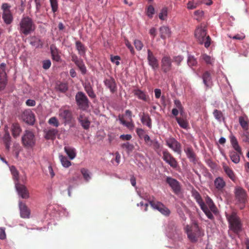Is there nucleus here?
<instances>
[{
    "instance_id": "7",
    "label": "nucleus",
    "mask_w": 249,
    "mask_h": 249,
    "mask_svg": "<svg viewBox=\"0 0 249 249\" xmlns=\"http://www.w3.org/2000/svg\"><path fill=\"white\" fill-rule=\"evenodd\" d=\"M75 98L76 104L79 109L86 110L89 107V101L84 92L78 91L76 94Z\"/></svg>"
},
{
    "instance_id": "34",
    "label": "nucleus",
    "mask_w": 249,
    "mask_h": 249,
    "mask_svg": "<svg viewBox=\"0 0 249 249\" xmlns=\"http://www.w3.org/2000/svg\"><path fill=\"white\" fill-rule=\"evenodd\" d=\"M205 201L211 211L213 213H216L217 211V208L212 199L210 197L207 196L205 199Z\"/></svg>"
},
{
    "instance_id": "2",
    "label": "nucleus",
    "mask_w": 249,
    "mask_h": 249,
    "mask_svg": "<svg viewBox=\"0 0 249 249\" xmlns=\"http://www.w3.org/2000/svg\"><path fill=\"white\" fill-rule=\"evenodd\" d=\"M226 218L229 223V228L234 233L238 234L242 230V223L240 217L235 212L231 214L225 213Z\"/></svg>"
},
{
    "instance_id": "5",
    "label": "nucleus",
    "mask_w": 249,
    "mask_h": 249,
    "mask_svg": "<svg viewBox=\"0 0 249 249\" xmlns=\"http://www.w3.org/2000/svg\"><path fill=\"white\" fill-rule=\"evenodd\" d=\"M234 193L236 204L240 206V209H243L247 201V192L241 187L236 186L234 188Z\"/></svg>"
},
{
    "instance_id": "44",
    "label": "nucleus",
    "mask_w": 249,
    "mask_h": 249,
    "mask_svg": "<svg viewBox=\"0 0 249 249\" xmlns=\"http://www.w3.org/2000/svg\"><path fill=\"white\" fill-rule=\"evenodd\" d=\"M11 172L13 176L14 179L18 180L19 173L14 166L10 167Z\"/></svg>"
},
{
    "instance_id": "49",
    "label": "nucleus",
    "mask_w": 249,
    "mask_h": 249,
    "mask_svg": "<svg viewBox=\"0 0 249 249\" xmlns=\"http://www.w3.org/2000/svg\"><path fill=\"white\" fill-rule=\"evenodd\" d=\"M79 123L85 129H88L89 128L90 122L88 120V118L85 120L84 119L82 120V121Z\"/></svg>"
},
{
    "instance_id": "25",
    "label": "nucleus",
    "mask_w": 249,
    "mask_h": 249,
    "mask_svg": "<svg viewBox=\"0 0 249 249\" xmlns=\"http://www.w3.org/2000/svg\"><path fill=\"white\" fill-rule=\"evenodd\" d=\"M19 209L20 211V216L24 218H29L30 214V212L25 204L21 202L19 204Z\"/></svg>"
},
{
    "instance_id": "17",
    "label": "nucleus",
    "mask_w": 249,
    "mask_h": 249,
    "mask_svg": "<svg viewBox=\"0 0 249 249\" xmlns=\"http://www.w3.org/2000/svg\"><path fill=\"white\" fill-rule=\"evenodd\" d=\"M184 151L191 162H193L194 164H196L198 162L196 155L191 146L185 147Z\"/></svg>"
},
{
    "instance_id": "46",
    "label": "nucleus",
    "mask_w": 249,
    "mask_h": 249,
    "mask_svg": "<svg viewBox=\"0 0 249 249\" xmlns=\"http://www.w3.org/2000/svg\"><path fill=\"white\" fill-rule=\"evenodd\" d=\"M122 147L123 148H125L127 153H130L132 152L134 148V145L132 144L129 143V142L123 143L122 145Z\"/></svg>"
},
{
    "instance_id": "16",
    "label": "nucleus",
    "mask_w": 249,
    "mask_h": 249,
    "mask_svg": "<svg viewBox=\"0 0 249 249\" xmlns=\"http://www.w3.org/2000/svg\"><path fill=\"white\" fill-rule=\"evenodd\" d=\"M59 116L64 121L65 123H70L72 118V112L70 110L61 108L59 110Z\"/></svg>"
},
{
    "instance_id": "54",
    "label": "nucleus",
    "mask_w": 249,
    "mask_h": 249,
    "mask_svg": "<svg viewBox=\"0 0 249 249\" xmlns=\"http://www.w3.org/2000/svg\"><path fill=\"white\" fill-rule=\"evenodd\" d=\"M242 141L249 144V132L247 131L244 132L241 136Z\"/></svg>"
},
{
    "instance_id": "15",
    "label": "nucleus",
    "mask_w": 249,
    "mask_h": 249,
    "mask_svg": "<svg viewBox=\"0 0 249 249\" xmlns=\"http://www.w3.org/2000/svg\"><path fill=\"white\" fill-rule=\"evenodd\" d=\"M147 60L148 64L153 70H156L159 67V61L155 56L153 52L149 49L147 50Z\"/></svg>"
},
{
    "instance_id": "31",
    "label": "nucleus",
    "mask_w": 249,
    "mask_h": 249,
    "mask_svg": "<svg viewBox=\"0 0 249 249\" xmlns=\"http://www.w3.org/2000/svg\"><path fill=\"white\" fill-rule=\"evenodd\" d=\"M193 197L196 199L197 203L199 204L200 207L203 206L205 203L203 202V199L199 194V193L196 190H193L192 191Z\"/></svg>"
},
{
    "instance_id": "36",
    "label": "nucleus",
    "mask_w": 249,
    "mask_h": 249,
    "mask_svg": "<svg viewBox=\"0 0 249 249\" xmlns=\"http://www.w3.org/2000/svg\"><path fill=\"white\" fill-rule=\"evenodd\" d=\"M59 159L64 167L68 168L71 165V162L68 160L66 157L60 155L59 156Z\"/></svg>"
},
{
    "instance_id": "62",
    "label": "nucleus",
    "mask_w": 249,
    "mask_h": 249,
    "mask_svg": "<svg viewBox=\"0 0 249 249\" xmlns=\"http://www.w3.org/2000/svg\"><path fill=\"white\" fill-rule=\"evenodd\" d=\"M194 15L196 17V19L199 20L203 17L204 12L201 10H197L194 12Z\"/></svg>"
},
{
    "instance_id": "37",
    "label": "nucleus",
    "mask_w": 249,
    "mask_h": 249,
    "mask_svg": "<svg viewBox=\"0 0 249 249\" xmlns=\"http://www.w3.org/2000/svg\"><path fill=\"white\" fill-rule=\"evenodd\" d=\"M119 119L120 123L122 124L125 125V126H126L128 129H129L131 130H133V129L134 128V124L132 122V121L126 122L124 120L123 117H121L120 116H119Z\"/></svg>"
},
{
    "instance_id": "47",
    "label": "nucleus",
    "mask_w": 249,
    "mask_h": 249,
    "mask_svg": "<svg viewBox=\"0 0 249 249\" xmlns=\"http://www.w3.org/2000/svg\"><path fill=\"white\" fill-rule=\"evenodd\" d=\"M167 8H163L159 14V17L161 20H164L167 16Z\"/></svg>"
},
{
    "instance_id": "27",
    "label": "nucleus",
    "mask_w": 249,
    "mask_h": 249,
    "mask_svg": "<svg viewBox=\"0 0 249 249\" xmlns=\"http://www.w3.org/2000/svg\"><path fill=\"white\" fill-rule=\"evenodd\" d=\"M239 123L242 128L246 131L249 128V120L247 116H240L239 117Z\"/></svg>"
},
{
    "instance_id": "53",
    "label": "nucleus",
    "mask_w": 249,
    "mask_h": 249,
    "mask_svg": "<svg viewBox=\"0 0 249 249\" xmlns=\"http://www.w3.org/2000/svg\"><path fill=\"white\" fill-rule=\"evenodd\" d=\"M121 60V57L119 56L115 55L110 56V60L112 63H115L117 66H119L120 65V62L119 60Z\"/></svg>"
},
{
    "instance_id": "12",
    "label": "nucleus",
    "mask_w": 249,
    "mask_h": 249,
    "mask_svg": "<svg viewBox=\"0 0 249 249\" xmlns=\"http://www.w3.org/2000/svg\"><path fill=\"white\" fill-rule=\"evenodd\" d=\"M21 118L26 124L33 125L35 121L34 113L30 109L24 110L21 115Z\"/></svg>"
},
{
    "instance_id": "60",
    "label": "nucleus",
    "mask_w": 249,
    "mask_h": 249,
    "mask_svg": "<svg viewBox=\"0 0 249 249\" xmlns=\"http://www.w3.org/2000/svg\"><path fill=\"white\" fill-rule=\"evenodd\" d=\"M11 136L8 132H6L3 137V141L4 143L11 142Z\"/></svg>"
},
{
    "instance_id": "4",
    "label": "nucleus",
    "mask_w": 249,
    "mask_h": 249,
    "mask_svg": "<svg viewBox=\"0 0 249 249\" xmlns=\"http://www.w3.org/2000/svg\"><path fill=\"white\" fill-rule=\"evenodd\" d=\"M36 28L32 19L26 16L21 18L19 22V32L25 36H27L34 31Z\"/></svg>"
},
{
    "instance_id": "8",
    "label": "nucleus",
    "mask_w": 249,
    "mask_h": 249,
    "mask_svg": "<svg viewBox=\"0 0 249 249\" xmlns=\"http://www.w3.org/2000/svg\"><path fill=\"white\" fill-rule=\"evenodd\" d=\"M22 142L23 145L26 147H33L36 142L35 136L34 133L29 130H25L22 137Z\"/></svg>"
},
{
    "instance_id": "38",
    "label": "nucleus",
    "mask_w": 249,
    "mask_h": 249,
    "mask_svg": "<svg viewBox=\"0 0 249 249\" xmlns=\"http://www.w3.org/2000/svg\"><path fill=\"white\" fill-rule=\"evenodd\" d=\"M11 6L7 3H3L1 7V9L2 11V15H6L12 14L10 10Z\"/></svg>"
},
{
    "instance_id": "24",
    "label": "nucleus",
    "mask_w": 249,
    "mask_h": 249,
    "mask_svg": "<svg viewBox=\"0 0 249 249\" xmlns=\"http://www.w3.org/2000/svg\"><path fill=\"white\" fill-rule=\"evenodd\" d=\"M160 37L165 39L171 36V32L168 27L163 26L160 28Z\"/></svg>"
},
{
    "instance_id": "59",
    "label": "nucleus",
    "mask_w": 249,
    "mask_h": 249,
    "mask_svg": "<svg viewBox=\"0 0 249 249\" xmlns=\"http://www.w3.org/2000/svg\"><path fill=\"white\" fill-rule=\"evenodd\" d=\"M155 12V9L153 6L149 5L148 7L147 11V16L151 18L153 17V15L154 14Z\"/></svg>"
},
{
    "instance_id": "23",
    "label": "nucleus",
    "mask_w": 249,
    "mask_h": 249,
    "mask_svg": "<svg viewBox=\"0 0 249 249\" xmlns=\"http://www.w3.org/2000/svg\"><path fill=\"white\" fill-rule=\"evenodd\" d=\"M215 188L219 191H222L226 186V182L222 177L216 178L214 181Z\"/></svg>"
},
{
    "instance_id": "56",
    "label": "nucleus",
    "mask_w": 249,
    "mask_h": 249,
    "mask_svg": "<svg viewBox=\"0 0 249 249\" xmlns=\"http://www.w3.org/2000/svg\"><path fill=\"white\" fill-rule=\"evenodd\" d=\"M183 59V58L181 55L175 56L173 57V61L178 66L180 65L181 62Z\"/></svg>"
},
{
    "instance_id": "29",
    "label": "nucleus",
    "mask_w": 249,
    "mask_h": 249,
    "mask_svg": "<svg viewBox=\"0 0 249 249\" xmlns=\"http://www.w3.org/2000/svg\"><path fill=\"white\" fill-rule=\"evenodd\" d=\"M176 120L178 122L180 127L183 129H187L189 126V123L185 117H176Z\"/></svg>"
},
{
    "instance_id": "19",
    "label": "nucleus",
    "mask_w": 249,
    "mask_h": 249,
    "mask_svg": "<svg viewBox=\"0 0 249 249\" xmlns=\"http://www.w3.org/2000/svg\"><path fill=\"white\" fill-rule=\"evenodd\" d=\"M16 188L18 194L22 198L27 199L29 197V192L25 185L18 183L16 185Z\"/></svg>"
},
{
    "instance_id": "30",
    "label": "nucleus",
    "mask_w": 249,
    "mask_h": 249,
    "mask_svg": "<svg viewBox=\"0 0 249 249\" xmlns=\"http://www.w3.org/2000/svg\"><path fill=\"white\" fill-rule=\"evenodd\" d=\"M12 135L14 138L18 137L21 132L20 125L18 123L13 124L11 127Z\"/></svg>"
},
{
    "instance_id": "14",
    "label": "nucleus",
    "mask_w": 249,
    "mask_h": 249,
    "mask_svg": "<svg viewBox=\"0 0 249 249\" xmlns=\"http://www.w3.org/2000/svg\"><path fill=\"white\" fill-rule=\"evenodd\" d=\"M172 60L170 56L168 55L164 56L161 61V68L162 71L167 73L172 69Z\"/></svg>"
},
{
    "instance_id": "58",
    "label": "nucleus",
    "mask_w": 249,
    "mask_h": 249,
    "mask_svg": "<svg viewBox=\"0 0 249 249\" xmlns=\"http://www.w3.org/2000/svg\"><path fill=\"white\" fill-rule=\"evenodd\" d=\"M198 5L197 2H195L193 1H189L187 3V8L189 9H194Z\"/></svg>"
},
{
    "instance_id": "45",
    "label": "nucleus",
    "mask_w": 249,
    "mask_h": 249,
    "mask_svg": "<svg viewBox=\"0 0 249 249\" xmlns=\"http://www.w3.org/2000/svg\"><path fill=\"white\" fill-rule=\"evenodd\" d=\"M49 124L53 125L56 127H58L59 125V123L57 119L55 117H52L48 120Z\"/></svg>"
},
{
    "instance_id": "39",
    "label": "nucleus",
    "mask_w": 249,
    "mask_h": 249,
    "mask_svg": "<svg viewBox=\"0 0 249 249\" xmlns=\"http://www.w3.org/2000/svg\"><path fill=\"white\" fill-rule=\"evenodd\" d=\"M68 89V85L66 83H60L59 84H57L56 86V90L61 92H65L66 91H67Z\"/></svg>"
},
{
    "instance_id": "61",
    "label": "nucleus",
    "mask_w": 249,
    "mask_h": 249,
    "mask_svg": "<svg viewBox=\"0 0 249 249\" xmlns=\"http://www.w3.org/2000/svg\"><path fill=\"white\" fill-rule=\"evenodd\" d=\"M83 87L86 92L93 89L92 87L89 82H85L83 84Z\"/></svg>"
},
{
    "instance_id": "41",
    "label": "nucleus",
    "mask_w": 249,
    "mask_h": 249,
    "mask_svg": "<svg viewBox=\"0 0 249 249\" xmlns=\"http://www.w3.org/2000/svg\"><path fill=\"white\" fill-rule=\"evenodd\" d=\"M81 173L86 181L88 182L90 179V172L88 169L83 168L81 169Z\"/></svg>"
},
{
    "instance_id": "52",
    "label": "nucleus",
    "mask_w": 249,
    "mask_h": 249,
    "mask_svg": "<svg viewBox=\"0 0 249 249\" xmlns=\"http://www.w3.org/2000/svg\"><path fill=\"white\" fill-rule=\"evenodd\" d=\"M52 11L53 13L57 11L58 9V4L57 0H50Z\"/></svg>"
},
{
    "instance_id": "3",
    "label": "nucleus",
    "mask_w": 249,
    "mask_h": 249,
    "mask_svg": "<svg viewBox=\"0 0 249 249\" xmlns=\"http://www.w3.org/2000/svg\"><path fill=\"white\" fill-rule=\"evenodd\" d=\"M230 141L231 145L234 149L229 152V156L231 161L235 163H238L240 160V156L242 155L241 147L239 145L236 137L234 136L230 137Z\"/></svg>"
},
{
    "instance_id": "48",
    "label": "nucleus",
    "mask_w": 249,
    "mask_h": 249,
    "mask_svg": "<svg viewBox=\"0 0 249 249\" xmlns=\"http://www.w3.org/2000/svg\"><path fill=\"white\" fill-rule=\"evenodd\" d=\"M76 65L79 68L83 74H85L87 72V69L83 60Z\"/></svg>"
},
{
    "instance_id": "9",
    "label": "nucleus",
    "mask_w": 249,
    "mask_h": 249,
    "mask_svg": "<svg viewBox=\"0 0 249 249\" xmlns=\"http://www.w3.org/2000/svg\"><path fill=\"white\" fill-rule=\"evenodd\" d=\"M149 204L153 209L159 211L161 214L168 216L170 213V211L162 203L155 200H150L149 201Z\"/></svg>"
},
{
    "instance_id": "21",
    "label": "nucleus",
    "mask_w": 249,
    "mask_h": 249,
    "mask_svg": "<svg viewBox=\"0 0 249 249\" xmlns=\"http://www.w3.org/2000/svg\"><path fill=\"white\" fill-rule=\"evenodd\" d=\"M222 167L226 175L233 182L236 180V177L232 169L226 164V163H222Z\"/></svg>"
},
{
    "instance_id": "26",
    "label": "nucleus",
    "mask_w": 249,
    "mask_h": 249,
    "mask_svg": "<svg viewBox=\"0 0 249 249\" xmlns=\"http://www.w3.org/2000/svg\"><path fill=\"white\" fill-rule=\"evenodd\" d=\"M45 138L46 140H54L55 139L58 131L54 128H49L48 130L45 131Z\"/></svg>"
},
{
    "instance_id": "33",
    "label": "nucleus",
    "mask_w": 249,
    "mask_h": 249,
    "mask_svg": "<svg viewBox=\"0 0 249 249\" xmlns=\"http://www.w3.org/2000/svg\"><path fill=\"white\" fill-rule=\"evenodd\" d=\"M202 79L203 83L208 87L212 79L210 73L208 71L204 72L202 75Z\"/></svg>"
},
{
    "instance_id": "22",
    "label": "nucleus",
    "mask_w": 249,
    "mask_h": 249,
    "mask_svg": "<svg viewBox=\"0 0 249 249\" xmlns=\"http://www.w3.org/2000/svg\"><path fill=\"white\" fill-rule=\"evenodd\" d=\"M133 93L139 99L146 102H149V96L146 94L143 91L139 89H135L133 91Z\"/></svg>"
},
{
    "instance_id": "40",
    "label": "nucleus",
    "mask_w": 249,
    "mask_h": 249,
    "mask_svg": "<svg viewBox=\"0 0 249 249\" xmlns=\"http://www.w3.org/2000/svg\"><path fill=\"white\" fill-rule=\"evenodd\" d=\"M200 208L209 219H213L214 217L213 214L210 212L206 204H204L203 206H201Z\"/></svg>"
},
{
    "instance_id": "63",
    "label": "nucleus",
    "mask_w": 249,
    "mask_h": 249,
    "mask_svg": "<svg viewBox=\"0 0 249 249\" xmlns=\"http://www.w3.org/2000/svg\"><path fill=\"white\" fill-rule=\"evenodd\" d=\"M136 131L137 134L138 135L140 139L143 138V136H144L145 134L144 131L143 129L138 128L136 129Z\"/></svg>"
},
{
    "instance_id": "18",
    "label": "nucleus",
    "mask_w": 249,
    "mask_h": 249,
    "mask_svg": "<svg viewBox=\"0 0 249 249\" xmlns=\"http://www.w3.org/2000/svg\"><path fill=\"white\" fill-rule=\"evenodd\" d=\"M5 67L6 64L4 63H2L0 65V90L3 89L6 85Z\"/></svg>"
},
{
    "instance_id": "50",
    "label": "nucleus",
    "mask_w": 249,
    "mask_h": 249,
    "mask_svg": "<svg viewBox=\"0 0 249 249\" xmlns=\"http://www.w3.org/2000/svg\"><path fill=\"white\" fill-rule=\"evenodd\" d=\"M202 58L208 64H212L214 62L213 59L212 58L211 56L207 55L206 54H203L202 55Z\"/></svg>"
},
{
    "instance_id": "28",
    "label": "nucleus",
    "mask_w": 249,
    "mask_h": 249,
    "mask_svg": "<svg viewBox=\"0 0 249 249\" xmlns=\"http://www.w3.org/2000/svg\"><path fill=\"white\" fill-rule=\"evenodd\" d=\"M64 151L70 160L74 159L76 155V150L74 148L70 146H65Z\"/></svg>"
},
{
    "instance_id": "55",
    "label": "nucleus",
    "mask_w": 249,
    "mask_h": 249,
    "mask_svg": "<svg viewBox=\"0 0 249 249\" xmlns=\"http://www.w3.org/2000/svg\"><path fill=\"white\" fill-rule=\"evenodd\" d=\"M187 62L190 66H195L197 63L196 59L192 56H189Z\"/></svg>"
},
{
    "instance_id": "20",
    "label": "nucleus",
    "mask_w": 249,
    "mask_h": 249,
    "mask_svg": "<svg viewBox=\"0 0 249 249\" xmlns=\"http://www.w3.org/2000/svg\"><path fill=\"white\" fill-rule=\"evenodd\" d=\"M105 85L109 89L110 92L112 93H115L117 91V86L115 79L110 77L106 79L104 81Z\"/></svg>"
},
{
    "instance_id": "13",
    "label": "nucleus",
    "mask_w": 249,
    "mask_h": 249,
    "mask_svg": "<svg viewBox=\"0 0 249 249\" xmlns=\"http://www.w3.org/2000/svg\"><path fill=\"white\" fill-rule=\"evenodd\" d=\"M163 154V160L170 166L175 168L178 166V162L175 158L167 150H164L162 152Z\"/></svg>"
},
{
    "instance_id": "43",
    "label": "nucleus",
    "mask_w": 249,
    "mask_h": 249,
    "mask_svg": "<svg viewBox=\"0 0 249 249\" xmlns=\"http://www.w3.org/2000/svg\"><path fill=\"white\" fill-rule=\"evenodd\" d=\"M2 18L4 20V23L6 24H11L13 20L12 14L6 15H2Z\"/></svg>"
},
{
    "instance_id": "11",
    "label": "nucleus",
    "mask_w": 249,
    "mask_h": 249,
    "mask_svg": "<svg viewBox=\"0 0 249 249\" xmlns=\"http://www.w3.org/2000/svg\"><path fill=\"white\" fill-rule=\"evenodd\" d=\"M166 145L174 152L180 154L181 153V144L174 138H169L165 140Z\"/></svg>"
},
{
    "instance_id": "57",
    "label": "nucleus",
    "mask_w": 249,
    "mask_h": 249,
    "mask_svg": "<svg viewBox=\"0 0 249 249\" xmlns=\"http://www.w3.org/2000/svg\"><path fill=\"white\" fill-rule=\"evenodd\" d=\"M149 146H152L155 151H157L160 147V144L157 140H153Z\"/></svg>"
},
{
    "instance_id": "10",
    "label": "nucleus",
    "mask_w": 249,
    "mask_h": 249,
    "mask_svg": "<svg viewBox=\"0 0 249 249\" xmlns=\"http://www.w3.org/2000/svg\"><path fill=\"white\" fill-rule=\"evenodd\" d=\"M166 182L172 188L173 192L176 195H179L181 193V185L180 183L176 179L167 177Z\"/></svg>"
},
{
    "instance_id": "6",
    "label": "nucleus",
    "mask_w": 249,
    "mask_h": 249,
    "mask_svg": "<svg viewBox=\"0 0 249 249\" xmlns=\"http://www.w3.org/2000/svg\"><path fill=\"white\" fill-rule=\"evenodd\" d=\"M206 30L202 27H198L195 30V36L197 41L200 44H204L206 48H208L211 44V38L206 36Z\"/></svg>"
},
{
    "instance_id": "51",
    "label": "nucleus",
    "mask_w": 249,
    "mask_h": 249,
    "mask_svg": "<svg viewBox=\"0 0 249 249\" xmlns=\"http://www.w3.org/2000/svg\"><path fill=\"white\" fill-rule=\"evenodd\" d=\"M134 44L135 45L136 49L139 51L141 50L143 47V45L142 42L138 39H135L134 40Z\"/></svg>"
},
{
    "instance_id": "32",
    "label": "nucleus",
    "mask_w": 249,
    "mask_h": 249,
    "mask_svg": "<svg viewBox=\"0 0 249 249\" xmlns=\"http://www.w3.org/2000/svg\"><path fill=\"white\" fill-rule=\"evenodd\" d=\"M141 122L142 124H146L149 128L152 127V121L148 114H143L141 117Z\"/></svg>"
},
{
    "instance_id": "42",
    "label": "nucleus",
    "mask_w": 249,
    "mask_h": 249,
    "mask_svg": "<svg viewBox=\"0 0 249 249\" xmlns=\"http://www.w3.org/2000/svg\"><path fill=\"white\" fill-rule=\"evenodd\" d=\"M213 115L214 118L219 122H221L222 119H224L223 114L220 110L214 109L213 112Z\"/></svg>"
},
{
    "instance_id": "64",
    "label": "nucleus",
    "mask_w": 249,
    "mask_h": 249,
    "mask_svg": "<svg viewBox=\"0 0 249 249\" xmlns=\"http://www.w3.org/2000/svg\"><path fill=\"white\" fill-rule=\"evenodd\" d=\"M51 65V62L50 60H46L43 61L42 67L45 70H48Z\"/></svg>"
},
{
    "instance_id": "35",
    "label": "nucleus",
    "mask_w": 249,
    "mask_h": 249,
    "mask_svg": "<svg viewBox=\"0 0 249 249\" xmlns=\"http://www.w3.org/2000/svg\"><path fill=\"white\" fill-rule=\"evenodd\" d=\"M76 49L77 50L79 54L80 55H84L86 53V48L84 44L80 41H77L75 43Z\"/></svg>"
},
{
    "instance_id": "1",
    "label": "nucleus",
    "mask_w": 249,
    "mask_h": 249,
    "mask_svg": "<svg viewBox=\"0 0 249 249\" xmlns=\"http://www.w3.org/2000/svg\"><path fill=\"white\" fill-rule=\"evenodd\" d=\"M185 231L189 240L192 243L196 242L199 238L204 235L203 231L196 221L187 225L185 228Z\"/></svg>"
}]
</instances>
